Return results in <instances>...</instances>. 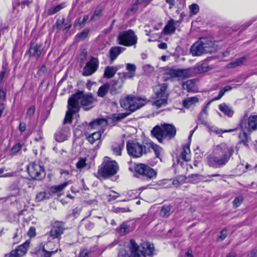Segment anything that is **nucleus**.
<instances>
[{"label":"nucleus","instance_id":"23","mask_svg":"<svg viewBox=\"0 0 257 257\" xmlns=\"http://www.w3.org/2000/svg\"><path fill=\"white\" fill-rule=\"evenodd\" d=\"M183 89L186 90L188 92L196 93L198 92V88L194 79L188 80L182 83Z\"/></svg>","mask_w":257,"mask_h":257},{"label":"nucleus","instance_id":"53","mask_svg":"<svg viewBox=\"0 0 257 257\" xmlns=\"http://www.w3.org/2000/svg\"><path fill=\"white\" fill-rule=\"evenodd\" d=\"M22 145L20 143L14 145L10 150V154L11 155H16L21 149Z\"/></svg>","mask_w":257,"mask_h":257},{"label":"nucleus","instance_id":"35","mask_svg":"<svg viewBox=\"0 0 257 257\" xmlns=\"http://www.w3.org/2000/svg\"><path fill=\"white\" fill-rule=\"evenodd\" d=\"M219 108L225 115L228 116H231L233 114V111L231 108L225 103L220 104L219 105Z\"/></svg>","mask_w":257,"mask_h":257},{"label":"nucleus","instance_id":"52","mask_svg":"<svg viewBox=\"0 0 257 257\" xmlns=\"http://www.w3.org/2000/svg\"><path fill=\"white\" fill-rule=\"evenodd\" d=\"M102 11L103 8L102 7H97L94 12L93 15L91 18V20L93 21L95 20L96 17H99Z\"/></svg>","mask_w":257,"mask_h":257},{"label":"nucleus","instance_id":"22","mask_svg":"<svg viewBox=\"0 0 257 257\" xmlns=\"http://www.w3.org/2000/svg\"><path fill=\"white\" fill-rule=\"evenodd\" d=\"M69 135V128L67 127H63L57 131L55 138L57 142H61L66 140Z\"/></svg>","mask_w":257,"mask_h":257},{"label":"nucleus","instance_id":"19","mask_svg":"<svg viewBox=\"0 0 257 257\" xmlns=\"http://www.w3.org/2000/svg\"><path fill=\"white\" fill-rule=\"evenodd\" d=\"M126 70L127 72L118 73V75L121 79H132L136 75L137 67L135 64L132 63L126 64Z\"/></svg>","mask_w":257,"mask_h":257},{"label":"nucleus","instance_id":"64","mask_svg":"<svg viewBox=\"0 0 257 257\" xmlns=\"http://www.w3.org/2000/svg\"><path fill=\"white\" fill-rule=\"evenodd\" d=\"M227 235V230L226 229H223L221 231L220 234L219 236V238L221 240H223L224 239H225Z\"/></svg>","mask_w":257,"mask_h":257},{"label":"nucleus","instance_id":"43","mask_svg":"<svg viewBox=\"0 0 257 257\" xmlns=\"http://www.w3.org/2000/svg\"><path fill=\"white\" fill-rule=\"evenodd\" d=\"M238 137L240 140L241 143H243L244 146H248V143L249 142L250 139L245 132H241L239 134Z\"/></svg>","mask_w":257,"mask_h":257},{"label":"nucleus","instance_id":"33","mask_svg":"<svg viewBox=\"0 0 257 257\" xmlns=\"http://www.w3.org/2000/svg\"><path fill=\"white\" fill-rule=\"evenodd\" d=\"M110 88V84L108 83H105L101 85L97 92V96L100 97H103L108 93Z\"/></svg>","mask_w":257,"mask_h":257},{"label":"nucleus","instance_id":"7","mask_svg":"<svg viewBox=\"0 0 257 257\" xmlns=\"http://www.w3.org/2000/svg\"><path fill=\"white\" fill-rule=\"evenodd\" d=\"M148 102L146 99L141 97L128 96L120 100L121 106L125 109L135 111L145 105Z\"/></svg>","mask_w":257,"mask_h":257},{"label":"nucleus","instance_id":"16","mask_svg":"<svg viewBox=\"0 0 257 257\" xmlns=\"http://www.w3.org/2000/svg\"><path fill=\"white\" fill-rule=\"evenodd\" d=\"M30 242L25 241L16 248L12 250L9 254H6V257H22L25 255L29 247Z\"/></svg>","mask_w":257,"mask_h":257},{"label":"nucleus","instance_id":"14","mask_svg":"<svg viewBox=\"0 0 257 257\" xmlns=\"http://www.w3.org/2000/svg\"><path fill=\"white\" fill-rule=\"evenodd\" d=\"M99 61L95 57H91L87 62L83 69L82 75L84 76H88L94 73L98 69Z\"/></svg>","mask_w":257,"mask_h":257},{"label":"nucleus","instance_id":"20","mask_svg":"<svg viewBox=\"0 0 257 257\" xmlns=\"http://www.w3.org/2000/svg\"><path fill=\"white\" fill-rule=\"evenodd\" d=\"M181 23V20L175 21L174 19H171L168 22L163 29L164 34L166 35H170L173 34L176 29V27L179 26V25Z\"/></svg>","mask_w":257,"mask_h":257},{"label":"nucleus","instance_id":"2","mask_svg":"<svg viewBox=\"0 0 257 257\" xmlns=\"http://www.w3.org/2000/svg\"><path fill=\"white\" fill-rule=\"evenodd\" d=\"M216 51L213 41L209 38H201L191 46L190 53L193 56H200Z\"/></svg>","mask_w":257,"mask_h":257},{"label":"nucleus","instance_id":"34","mask_svg":"<svg viewBox=\"0 0 257 257\" xmlns=\"http://www.w3.org/2000/svg\"><path fill=\"white\" fill-rule=\"evenodd\" d=\"M167 85L166 84H163L160 86L159 90L156 91V95L157 98H167L166 90Z\"/></svg>","mask_w":257,"mask_h":257},{"label":"nucleus","instance_id":"36","mask_svg":"<svg viewBox=\"0 0 257 257\" xmlns=\"http://www.w3.org/2000/svg\"><path fill=\"white\" fill-rule=\"evenodd\" d=\"M248 125L250 131L257 129V116H251L248 118Z\"/></svg>","mask_w":257,"mask_h":257},{"label":"nucleus","instance_id":"18","mask_svg":"<svg viewBox=\"0 0 257 257\" xmlns=\"http://www.w3.org/2000/svg\"><path fill=\"white\" fill-rule=\"evenodd\" d=\"M68 110L66 112L65 119L64 120V123H70L72 122L73 115L79 111L78 106L77 105L73 104L71 102V100L68 99Z\"/></svg>","mask_w":257,"mask_h":257},{"label":"nucleus","instance_id":"63","mask_svg":"<svg viewBox=\"0 0 257 257\" xmlns=\"http://www.w3.org/2000/svg\"><path fill=\"white\" fill-rule=\"evenodd\" d=\"M28 234L30 237L35 236L36 235V228L33 226L31 227L28 232Z\"/></svg>","mask_w":257,"mask_h":257},{"label":"nucleus","instance_id":"46","mask_svg":"<svg viewBox=\"0 0 257 257\" xmlns=\"http://www.w3.org/2000/svg\"><path fill=\"white\" fill-rule=\"evenodd\" d=\"M31 2L26 0V1H23L21 2L19 1H15L13 3V8L14 11H15L16 8L18 7L20 5H21L22 8L24 9L25 8V6H29Z\"/></svg>","mask_w":257,"mask_h":257},{"label":"nucleus","instance_id":"27","mask_svg":"<svg viewBox=\"0 0 257 257\" xmlns=\"http://www.w3.org/2000/svg\"><path fill=\"white\" fill-rule=\"evenodd\" d=\"M22 182H24L23 179H17L10 185V190L14 192L12 193V195L16 196L20 194Z\"/></svg>","mask_w":257,"mask_h":257},{"label":"nucleus","instance_id":"41","mask_svg":"<svg viewBox=\"0 0 257 257\" xmlns=\"http://www.w3.org/2000/svg\"><path fill=\"white\" fill-rule=\"evenodd\" d=\"M158 99L152 103V105L156 106L157 108H159L165 106L167 103V98H158Z\"/></svg>","mask_w":257,"mask_h":257},{"label":"nucleus","instance_id":"6","mask_svg":"<svg viewBox=\"0 0 257 257\" xmlns=\"http://www.w3.org/2000/svg\"><path fill=\"white\" fill-rule=\"evenodd\" d=\"M118 168L116 161L105 157L102 165L99 167L97 174L103 178H108L116 174Z\"/></svg>","mask_w":257,"mask_h":257},{"label":"nucleus","instance_id":"32","mask_svg":"<svg viewBox=\"0 0 257 257\" xmlns=\"http://www.w3.org/2000/svg\"><path fill=\"white\" fill-rule=\"evenodd\" d=\"M181 158L185 161H189L190 160V151L189 145H184L183 147V150L181 153Z\"/></svg>","mask_w":257,"mask_h":257},{"label":"nucleus","instance_id":"58","mask_svg":"<svg viewBox=\"0 0 257 257\" xmlns=\"http://www.w3.org/2000/svg\"><path fill=\"white\" fill-rule=\"evenodd\" d=\"M243 198L241 196L236 197L233 201V206L235 207L239 206L242 202Z\"/></svg>","mask_w":257,"mask_h":257},{"label":"nucleus","instance_id":"8","mask_svg":"<svg viewBox=\"0 0 257 257\" xmlns=\"http://www.w3.org/2000/svg\"><path fill=\"white\" fill-rule=\"evenodd\" d=\"M134 170L138 174L137 177L142 178L145 180H150L156 178L157 171L149 166L144 164L135 165Z\"/></svg>","mask_w":257,"mask_h":257},{"label":"nucleus","instance_id":"21","mask_svg":"<svg viewBox=\"0 0 257 257\" xmlns=\"http://www.w3.org/2000/svg\"><path fill=\"white\" fill-rule=\"evenodd\" d=\"M126 79H121L119 77L117 80H113L111 85H110V93L112 95H116L120 92L123 84Z\"/></svg>","mask_w":257,"mask_h":257},{"label":"nucleus","instance_id":"59","mask_svg":"<svg viewBox=\"0 0 257 257\" xmlns=\"http://www.w3.org/2000/svg\"><path fill=\"white\" fill-rule=\"evenodd\" d=\"M82 221H84V226L87 230H91L94 227V224L93 222L88 220L84 221V219H83Z\"/></svg>","mask_w":257,"mask_h":257},{"label":"nucleus","instance_id":"37","mask_svg":"<svg viewBox=\"0 0 257 257\" xmlns=\"http://www.w3.org/2000/svg\"><path fill=\"white\" fill-rule=\"evenodd\" d=\"M197 68L200 73L205 72L212 69V67L209 65L208 62L206 60L203 61L201 64L198 65Z\"/></svg>","mask_w":257,"mask_h":257},{"label":"nucleus","instance_id":"4","mask_svg":"<svg viewBox=\"0 0 257 257\" xmlns=\"http://www.w3.org/2000/svg\"><path fill=\"white\" fill-rule=\"evenodd\" d=\"M73 104L78 106L79 110V104L85 110H88L93 107V103L96 101V98L91 93H84L83 91H79L73 94L69 98Z\"/></svg>","mask_w":257,"mask_h":257},{"label":"nucleus","instance_id":"31","mask_svg":"<svg viewBox=\"0 0 257 257\" xmlns=\"http://www.w3.org/2000/svg\"><path fill=\"white\" fill-rule=\"evenodd\" d=\"M198 100L197 96L188 97L183 100V106L186 108H189L198 102Z\"/></svg>","mask_w":257,"mask_h":257},{"label":"nucleus","instance_id":"29","mask_svg":"<svg viewBox=\"0 0 257 257\" xmlns=\"http://www.w3.org/2000/svg\"><path fill=\"white\" fill-rule=\"evenodd\" d=\"M247 59V57L246 56L240 57L236 60L228 63L227 65V67L228 68H233L237 67L244 64L246 62Z\"/></svg>","mask_w":257,"mask_h":257},{"label":"nucleus","instance_id":"12","mask_svg":"<svg viewBox=\"0 0 257 257\" xmlns=\"http://www.w3.org/2000/svg\"><path fill=\"white\" fill-rule=\"evenodd\" d=\"M29 175L33 179H41L45 176L44 169L39 163L33 162L27 166Z\"/></svg>","mask_w":257,"mask_h":257},{"label":"nucleus","instance_id":"25","mask_svg":"<svg viewBox=\"0 0 257 257\" xmlns=\"http://www.w3.org/2000/svg\"><path fill=\"white\" fill-rule=\"evenodd\" d=\"M125 49L120 46H114L111 47L109 51V59L111 62H113L118 56L122 53Z\"/></svg>","mask_w":257,"mask_h":257},{"label":"nucleus","instance_id":"15","mask_svg":"<svg viewBox=\"0 0 257 257\" xmlns=\"http://www.w3.org/2000/svg\"><path fill=\"white\" fill-rule=\"evenodd\" d=\"M65 229V223L63 222L56 221L52 225V229L49 232L50 236L53 239H60Z\"/></svg>","mask_w":257,"mask_h":257},{"label":"nucleus","instance_id":"55","mask_svg":"<svg viewBox=\"0 0 257 257\" xmlns=\"http://www.w3.org/2000/svg\"><path fill=\"white\" fill-rule=\"evenodd\" d=\"M63 8V7L61 5H59L57 6L52 7L51 9H50L48 10V14L49 15H53L57 12H59L60 10H61Z\"/></svg>","mask_w":257,"mask_h":257},{"label":"nucleus","instance_id":"49","mask_svg":"<svg viewBox=\"0 0 257 257\" xmlns=\"http://www.w3.org/2000/svg\"><path fill=\"white\" fill-rule=\"evenodd\" d=\"M7 89L4 85H0V102H3L6 99Z\"/></svg>","mask_w":257,"mask_h":257},{"label":"nucleus","instance_id":"17","mask_svg":"<svg viewBox=\"0 0 257 257\" xmlns=\"http://www.w3.org/2000/svg\"><path fill=\"white\" fill-rule=\"evenodd\" d=\"M232 89V87H231L229 85H227L225 86L222 89H221L219 92L217 96L215 97L214 98H213L211 101H209L206 105L204 107V108L202 110L201 113L199 114V118L200 120H201L202 123H205V122L204 120H202V117L203 116V115L206 116L207 115V108L208 106L210 104L211 102L214 100H217L220 99L224 94V93L227 92L231 90Z\"/></svg>","mask_w":257,"mask_h":257},{"label":"nucleus","instance_id":"39","mask_svg":"<svg viewBox=\"0 0 257 257\" xmlns=\"http://www.w3.org/2000/svg\"><path fill=\"white\" fill-rule=\"evenodd\" d=\"M68 182H66L58 185L53 186L51 187L50 191L53 193L60 192L68 185Z\"/></svg>","mask_w":257,"mask_h":257},{"label":"nucleus","instance_id":"9","mask_svg":"<svg viewBox=\"0 0 257 257\" xmlns=\"http://www.w3.org/2000/svg\"><path fill=\"white\" fill-rule=\"evenodd\" d=\"M119 44L127 47L135 46L138 42V37L134 31L130 29L120 32L117 38Z\"/></svg>","mask_w":257,"mask_h":257},{"label":"nucleus","instance_id":"10","mask_svg":"<svg viewBox=\"0 0 257 257\" xmlns=\"http://www.w3.org/2000/svg\"><path fill=\"white\" fill-rule=\"evenodd\" d=\"M126 149L130 156L136 158L142 157L143 154L148 152L145 146L134 140L127 142Z\"/></svg>","mask_w":257,"mask_h":257},{"label":"nucleus","instance_id":"5","mask_svg":"<svg viewBox=\"0 0 257 257\" xmlns=\"http://www.w3.org/2000/svg\"><path fill=\"white\" fill-rule=\"evenodd\" d=\"M151 133L160 143H162L164 139L171 140L174 138L176 134V129L172 124L164 123L155 126Z\"/></svg>","mask_w":257,"mask_h":257},{"label":"nucleus","instance_id":"44","mask_svg":"<svg viewBox=\"0 0 257 257\" xmlns=\"http://www.w3.org/2000/svg\"><path fill=\"white\" fill-rule=\"evenodd\" d=\"M171 212V206L170 205H164L160 211V215L163 217L169 216Z\"/></svg>","mask_w":257,"mask_h":257},{"label":"nucleus","instance_id":"26","mask_svg":"<svg viewBox=\"0 0 257 257\" xmlns=\"http://www.w3.org/2000/svg\"><path fill=\"white\" fill-rule=\"evenodd\" d=\"M123 148L124 142L123 141L113 143L111 146V149L113 152V153L116 156L121 155V151Z\"/></svg>","mask_w":257,"mask_h":257},{"label":"nucleus","instance_id":"1","mask_svg":"<svg viewBox=\"0 0 257 257\" xmlns=\"http://www.w3.org/2000/svg\"><path fill=\"white\" fill-rule=\"evenodd\" d=\"M235 149L234 146L226 144L216 146L212 153L207 157L208 165L213 168L225 166L234 153Z\"/></svg>","mask_w":257,"mask_h":257},{"label":"nucleus","instance_id":"11","mask_svg":"<svg viewBox=\"0 0 257 257\" xmlns=\"http://www.w3.org/2000/svg\"><path fill=\"white\" fill-rule=\"evenodd\" d=\"M194 71L191 68L187 69H169L165 73L166 79L178 78L184 79L193 76Z\"/></svg>","mask_w":257,"mask_h":257},{"label":"nucleus","instance_id":"47","mask_svg":"<svg viewBox=\"0 0 257 257\" xmlns=\"http://www.w3.org/2000/svg\"><path fill=\"white\" fill-rule=\"evenodd\" d=\"M117 230L121 235H124L130 231L129 226L124 222L117 228Z\"/></svg>","mask_w":257,"mask_h":257},{"label":"nucleus","instance_id":"3","mask_svg":"<svg viewBox=\"0 0 257 257\" xmlns=\"http://www.w3.org/2000/svg\"><path fill=\"white\" fill-rule=\"evenodd\" d=\"M129 248L132 257H146L153 254L154 246L153 244L147 241H144L139 245L134 239H131Z\"/></svg>","mask_w":257,"mask_h":257},{"label":"nucleus","instance_id":"38","mask_svg":"<svg viewBox=\"0 0 257 257\" xmlns=\"http://www.w3.org/2000/svg\"><path fill=\"white\" fill-rule=\"evenodd\" d=\"M100 137L101 133L99 132H96L88 136L87 139L90 144H93L96 141L99 140Z\"/></svg>","mask_w":257,"mask_h":257},{"label":"nucleus","instance_id":"56","mask_svg":"<svg viewBox=\"0 0 257 257\" xmlns=\"http://www.w3.org/2000/svg\"><path fill=\"white\" fill-rule=\"evenodd\" d=\"M189 9L191 15H196L198 12L199 8L198 5L194 4L190 6Z\"/></svg>","mask_w":257,"mask_h":257},{"label":"nucleus","instance_id":"45","mask_svg":"<svg viewBox=\"0 0 257 257\" xmlns=\"http://www.w3.org/2000/svg\"><path fill=\"white\" fill-rule=\"evenodd\" d=\"M86 158H79L78 161L76 164V168L81 170L82 169L85 168L87 166V164L86 163Z\"/></svg>","mask_w":257,"mask_h":257},{"label":"nucleus","instance_id":"51","mask_svg":"<svg viewBox=\"0 0 257 257\" xmlns=\"http://www.w3.org/2000/svg\"><path fill=\"white\" fill-rule=\"evenodd\" d=\"M49 198L48 194L46 192H41L37 194L36 196V200L37 201L40 202L47 199Z\"/></svg>","mask_w":257,"mask_h":257},{"label":"nucleus","instance_id":"30","mask_svg":"<svg viewBox=\"0 0 257 257\" xmlns=\"http://www.w3.org/2000/svg\"><path fill=\"white\" fill-rule=\"evenodd\" d=\"M147 144L148 146V149L147 151L150 152V149H152L155 152L156 156L159 157L160 154L162 151V149L157 145L154 143L152 141H149Z\"/></svg>","mask_w":257,"mask_h":257},{"label":"nucleus","instance_id":"28","mask_svg":"<svg viewBox=\"0 0 257 257\" xmlns=\"http://www.w3.org/2000/svg\"><path fill=\"white\" fill-rule=\"evenodd\" d=\"M118 70L117 66H107L105 68L103 77L106 78H111L114 76Z\"/></svg>","mask_w":257,"mask_h":257},{"label":"nucleus","instance_id":"57","mask_svg":"<svg viewBox=\"0 0 257 257\" xmlns=\"http://www.w3.org/2000/svg\"><path fill=\"white\" fill-rule=\"evenodd\" d=\"M91 250L87 248L82 249L79 253V257H89Z\"/></svg>","mask_w":257,"mask_h":257},{"label":"nucleus","instance_id":"61","mask_svg":"<svg viewBox=\"0 0 257 257\" xmlns=\"http://www.w3.org/2000/svg\"><path fill=\"white\" fill-rule=\"evenodd\" d=\"M140 4V2L139 0H137L132 6L131 8L130 9V10L135 12L138 10V6Z\"/></svg>","mask_w":257,"mask_h":257},{"label":"nucleus","instance_id":"54","mask_svg":"<svg viewBox=\"0 0 257 257\" xmlns=\"http://www.w3.org/2000/svg\"><path fill=\"white\" fill-rule=\"evenodd\" d=\"M35 111V107L34 106H31L28 108L26 113V118H28L30 121L32 120V117L34 114Z\"/></svg>","mask_w":257,"mask_h":257},{"label":"nucleus","instance_id":"48","mask_svg":"<svg viewBox=\"0 0 257 257\" xmlns=\"http://www.w3.org/2000/svg\"><path fill=\"white\" fill-rule=\"evenodd\" d=\"M234 130H235L233 129L222 130L217 127L213 126L210 128V132L214 133L217 135H221L223 133L232 132H233Z\"/></svg>","mask_w":257,"mask_h":257},{"label":"nucleus","instance_id":"60","mask_svg":"<svg viewBox=\"0 0 257 257\" xmlns=\"http://www.w3.org/2000/svg\"><path fill=\"white\" fill-rule=\"evenodd\" d=\"M88 33V30H84L82 32L77 34L76 38L78 40H83L86 37Z\"/></svg>","mask_w":257,"mask_h":257},{"label":"nucleus","instance_id":"42","mask_svg":"<svg viewBox=\"0 0 257 257\" xmlns=\"http://www.w3.org/2000/svg\"><path fill=\"white\" fill-rule=\"evenodd\" d=\"M9 73V71L7 69L6 66H2L0 71V85H4V81L7 77Z\"/></svg>","mask_w":257,"mask_h":257},{"label":"nucleus","instance_id":"24","mask_svg":"<svg viewBox=\"0 0 257 257\" xmlns=\"http://www.w3.org/2000/svg\"><path fill=\"white\" fill-rule=\"evenodd\" d=\"M166 4L169 5V8H177L178 10L183 9L185 6V0H165Z\"/></svg>","mask_w":257,"mask_h":257},{"label":"nucleus","instance_id":"40","mask_svg":"<svg viewBox=\"0 0 257 257\" xmlns=\"http://www.w3.org/2000/svg\"><path fill=\"white\" fill-rule=\"evenodd\" d=\"M42 46L41 45H36L31 47L30 49V53L36 57H39L42 53Z\"/></svg>","mask_w":257,"mask_h":257},{"label":"nucleus","instance_id":"62","mask_svg":"<svg viewBox=\"0 0 257 257\" xmlns=\"http://www.w3.org/2000/svg\"><path fill=\"white\" fill-rule=\"evenodd\" d=\"M26 123L24 122H20L19 126V130L21 133H23L26 130Z\"/></svg>","mask_w":257,"mask_h":257},{"label":"nucleus","instance_id":"13","mask_svg":"<svg viewBox=\"0 0 257 257\" xmlns=\"http://www.w3.org/2000/svg\"><path fill=\"white\" fill-rule=\"evenodd\" d=\"M53 245V243L51 242L44 244L41 243L35 248V253L37 257H51L57 252V249L53 250L51 248Z\"/></svg>","mask_w":257,"mask_h":257},{"label":"nucleus","instance_id":"50","mask_svg":"<svg viewBox=\"0 0 257 257\" xmlns=\"http://www.w3.org/2000/svg\"><path fill=\"white\" fill-rule=\"evenodd\" d=\"M144 73L148 75H151L154 71L155 68L153 66L149 65L146 64L143 67Z\"/></svg>","mask_w":257,"mask_h":257}]
</instances>
